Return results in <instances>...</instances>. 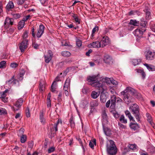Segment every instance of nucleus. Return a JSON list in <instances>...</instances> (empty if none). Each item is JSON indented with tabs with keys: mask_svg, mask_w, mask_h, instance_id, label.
<instances>
[{
	"mask_svg": "<svg viewBox=\"0 0 155 155\" xmlns=\"http://www.w3.org/2000/svg\"><path fill=\"white\" fill-rule=\"evenodd\" d=\"M23 102V100L22 98H20L17 101L15 105L18 108V109L14 108V110L15 111L18 110V108L21 107L22 104Z\"/></svg>",
	"mask_w": 155,
	"mask_h": 155,
	"instance_id": "obj_18",
	"label": "nucleus"
},
{
	"mask_svg": "<svg viewBox=\"0 0 155 155\" xmlns=\"http://www.w3.org/2000/svg\"><path fill=\"white\" fill-rule=\"evenodd\" d=\"M101 94L100 96L101 101L103 103H105L106 102L107 98V96L106 94L103 93L101 92Z\"/></svg>",
	"mask_w": 155,
	"mask_h": 155,
	"instance_id": "obj_21",
	"label": "nucleus"
},
{
	"mask_svg": "<svg viewBox=\"0 0 155 155\" xmlns=\"http://www.w3.org/2000/svg\"><path fill=\"white\" fill-rule=\"evenodd\" d=\"M26 115L27 117H30V113L29 109L27 107L25 111Z\"/></svg>",
	"mask_w": 155,
	"mask_h": 155,
	"instance_id": "obj_50",
	"label": "nucleus"
},
{
	"mask_svg": "<svg viewBox=\"0 0 155 155\" xmlns=\"http://www.w3.org/2000/svg\"><path fill=\"white\" fill-rule=\"evenodd\" d=\"M60 122H61V124L62 123L61 120L58 119L57 122L54 124V126L51 128V131L50 133V137L51 138H52L54 136L56 132L58 130L57 126Z\"/></svg>",
	"mask_w": 155,
	"mask_h": 155,
	"instance_id": "obj_5",
	"label": "nucleus"
},
{
	"mask_svg": "<svg viewBox=\"0 0 155 155\" xmlns=\"http://www.w3.org/2000/svg\"><path fill=\"white\" fill-rule=\"evenodd\" d=\"M99 80L95 84H93V87H95L96 89L98 90L100 92H104V91L107 90V87L106 86L107 84L106 82L105 81V78H103V82Z\"/></svg>",
	"mask_w": 155,
	"mask_h": 155,
	"instance_id": "obj_2",
	"label": "nucleus"
},
{
	"mask_svg": "<svg viewBox=\"0 0 155 155\" xmlns=\"http://www.w3.org/2000/svg\"><path fill=\"white\" fill-rule=\"evenodd\" d=\"M138 11L137 10L131 11L128 13L130 15H132L136 14V13H137Z\"/></svg>",
	"mask_w": 155,
	"mask_h": 155,
	"instance_id": "obj_56",
	"label": "nucleus"
},
{
	"mask_svg": "<svg viewBox=\"0 0 155 155\" xmlns=\"http://www.w3.org/2000/svg\"><path fill=\"white\" fill-rule=\"evenodd\" d=\"M120 121L124 124H126L127 123V120L125 119L124 116L123 115H122L120 118Z\"/></svg>",
	"mask_w": 155,
	"mask_h": 155,
	"instance_id": "obj_38",
	"label": "nucleus"
},
{
	"mask_svg": "<svg viewBox=\"0 0 155 155\" xmlns=\"http://www.w3.org/2000/svg\"><path fill=\"white\" fill-rule=\"evenodd\" d=\"M39 117L41 122L44 124L45 122V120L44 116V112L43 110L40 112Z\"/></svg>",
	"mask_w": 155,
	"mask_h": 155,
	"instance_id": "obj_26",
	"label": "nucleus"
},
{
	"mask_svg": "<svg viewBox=\"0 0 155 155\" xmlns=\"http://www.w3.org/2000/svg\"><path fill=\"white\" fill-rule=\"evenodd\" d=\"M70 124L72 128H74L75 126L74 123L73 117H71L70 120Z\"/></svg>",
	"mask_w": 155,
	"mask_h": 155,
	"instance_id": "obj_42",
	"label": "nucleus"
},
{
	"mask_svg": "<svg viewBox=\"0 0 155 155\" xmlns=\"http://www.w3.org/2000/svg\"><path fill=\"white\" fill-rule=\"evenodd\" d=\"M71 80L69 78H67L63 86V90H70Z\"/></svg>",
	"mask_w": 155,
	"mask_h": 155,
	"instance_id": "obj_15",
	"label": "nucleus"
},
{
	"mask_svg": "<svg viewBox=\"0 0 155 155\" xmlns=\"http://www.w3.org/2000/svg\"><path fill=\"white\" fill-rule=\"evenodd\" d=\"M131 113L138 122L140 121L141 116L139 112L140 108L139 106L136 104H133L130 107Z\"/></svg>",
	"mask_w": 155,
	"mask_h": 155,
	"instance_id": "obj_1",
	"label": "nucleus"
},
{
	"mask_svg": "<svg viewBox=\"0 0 155 155\" xmlns=\"http://www.w3.org/2000/svg\"><path fill=\"white\" fill-rule=\"evenodd\" d=\"M146 116L147 117V120L148 122L151 124V125L153 124V123L152 122L151 117L148 113L147 114Z\"/></svg>",
	"mask_w": 155,
	"mask_h": 155,
	"instance_id": "obj_36",
	"label": "nucleus"
},
{
	"mask_svg": "<svg viewBox=\"0 0 155 155\" xmlns=\"http://www.w3.org/2000/svg\"><path fill=\"white\" fill-rule=\"evenodd\" d=\"M124 96V100L125 102L127 104H129L131 100L132 99V97L130 95H129L128 93H126Z\"/></svg>",
	"mask_w": 155,
	"mask_h": 155,
	"instance_id": "obj_13",
	"label": "nucleus"
},
{
	"mask_svg": "<svg viewBox=\"0 0 155 155\" xmlns=\"http://www.w3.org/2000/svg\"><path fill=\"white\" fill-rule=\"evenodd\" d=\"M98 27L97 26H95L93 29L92 30V33L91 35V36L92 37H93L94 34L95 33V32L96 31H98Z\"/></svg>",
	"mask_w": 155,
	"mask_h": 155,
	"instance_id": "obj_47",
	"label": "nucleus"
},
{
	"mask_svg": "<svg viewBox=\"0 0 155 155\" xmlns=\"http://www.w3.org/2000/svg\"><path fill=\"white\" fill-rule=\"evenodd\" d=\"M24 129L22 128H21L19 131V133L18 134V136H21L22 135H24Z\"/></svg>",
	"mask_w": 155,
	"mask_h": 155,
	"instance_id": "obj_46",
	"label": "nucleus"
},
{
	"mask_svg": "<svg viewBox=\"0 0 155 155\" xmlns=\"http://www.w3.org/2000/svg\"><path fill=\"white\" fill-rule=\"evenodd\" d=\"M28 41L27 39H24L20 43L19 49L21 52H23L28 47Z\"/></svg>",
	"mask_w": 155,
	"mask_h": 155,
	"instance_id": "obj_8",
	"label": "nucleus"
},
{
	"mask_svg": "<svg viewBox=\"0 0 155 155\" xmlns=\"http://www.w3.org/2000/svg\"><path fill=\"white\" fill-rule=\"evenodd\" d=\"M53 54L51 51L49 50L48 51L47 54L44 55V57L45 60V62L47 63H49L51 59Z\"/></svg>",
	"mask_w": 155,
	"mask_h": 155,
	"instance_id": "obj_9",
	"label": "nucleus"
},
{
	"mask_svg": "<svg viewBox=\"0 0 155 155\" xmlns=\"http://www.w3.org/2000/svg\"><path fill=\"white\" fill-rule=\"evenodd\" d=\"M102 117L103 119L104 120H107V115L105 110L104 111L102 112Z\"/></svg>",
	"mask_w": 155,
	"mask_h": 155,
	"instance_id": "obj_45",
	"label": "nucleus"
},
{
	"mask_svg": "<svg viewBox=\"0 0 155 155\" xmlns=\"http://www.w3.org/2000/svg\"><path fill=\"white\" fill-rule=\"evenodd\" d=\"M25 72L24 71H23L22 73H21L19 75V80H21L23 78V76L25 74Z\"/></svg>",
	"mask_w": 155,
	"mask_h": 155,
	"instance_id": "obj_59",
	"label": "nucleus"
},
{
	"mask_svg": "<svg viewBox=\"0 0 155 155\" xmlns=\"http://www.w3.org/2000/svg\"><path fill=\"white\" fill-rule=\"evenodd\" d=\"M137 72H140L141 73V75L142 76L143 79H144L145 77L146 74L144 71L141 70H137Z\"/></svg>",
	"mask_w": 155,
	"mask_h": 155,
	"instance_id": "obj_52",
	"label": "nucleus"
},
{
	"mask_svg": "<svg viewBox=\"0 0 155 155\" xmlns=\"http://www.w3.org/2000/svg\"><path fill=\"white\" fill-rule=\"evenodd\" d=\"M103 60L107 64H110L113 62L112 58L107 54L104 55Z\"/></svg>",
	"mask_w": 155,
	"mask_h": 155,
	"instance_id": "obj_14",
	"label": "nucleus"
},
{
	"mask_svg": "<svg viewBox=\"0 0 155 155\" xmlns=\"http://www.w3.org/2000/svg\"><path fill=\"white\" fill-rule=\"evenodd\" d=\"M41 4L44 6H46L48 3V0H39Z\"/></svg>",
	"mask_w": 155,
	"mask_h": 155,
	"instance_id": "obj_43",
	"label": "nucleus"
},
{
	"mask_svg": "<svg viewBox=\"0 0 155 155\" xmlns=\"http://www.w3.org/2000/svg\"><path fill=\"white\" fill-rule=\"evenodd\" d=\"M99 74L92 76H89L87 78V80L89 84L93 86V84H95L97 82L100 80L101 78H98Z\"/></svg>",
	"mask_w": 155,
	"mask_h": 155,
	"instance_id": "obj_4",
	"label": "nucleus"
},
{
	"mask_svg": "<svg viewBox=\"0 0 155 155\" xmlns=\"http://www.w3.org/2000/svg\"><path fill=\"white\" fill-rule=\"evenodd\" d=\"M76 43L77 46L78 47H80L82 45V41L79 39H77Z\"/></svg>",
	"mask_w": 155,
	"mask_h": 155,
	"instance_id": "obj_48",
	"label": "nucleus"
},
{
	"mask_svg": "<svg viewBox=\"0 0 155 155\" xmlns=\"http://www.w3.org/2000/svg\"><path fill=\"white\" fill-rule=\"evenodd\" d=\"M32 45L33 48L35 49H38V48L39 45L35 42L33 43Z\"/></svg>",
	"mask_w": 155,
	"mask_h": 155,
	"instance_id": "obj_64",
	"label": "nucleus"
},
{
	"mask_svg": "<svg viewBox=\"0 0 155 155\" xmlns=\"http://www.w3.org/2000/svg\"><path fill=\"white\" fill-rule=\"evenodd\" d=\"M7 114V111L5 109L0 107V115H5Z\"/></svg>",
	"mask_w": 155,
	"mask_h": 155,
	"instance_id": "obj_39",
	"label": "nucleus"
},
{
	"mask_svg": "<svg viewBox=\"0 0 155 155\" xmlns=\"http://www.w3.org/2000/svg\"><path fill=\"white\" fill-rule=\"evenodd\" d=\"M61 55L65 57H68L70 56L71 55V53L68 51H62L61 52Z\"/></svg>",
	"mask_w": 155,
	"mask_h": 155,
	"instance_id": "obj_30",
	"label": "nucleus"
},
{
	"mask_svg": "<svg viewBox=\"0 0 155 155\" xmlns=\"http://www.w3.org/2000/svg\"><path fill=\"white\" fill-rule=\"evenodd\" d=\"M56 82H55V81H54L51 84V91L52 92H56L57 93H58V91L56 90Z\"/></svg>",
	"mask_w": 155,
	"mask_h": 155,
	"instance_id": "obj_25",
	"label": "nucleus"
},
{
	"mask_svg": "<svg viewBox=\"0 0 155 155\" xmlns=\"http://www.w3.org/2000/svg\"><path fill=\"white\" fill-rule=\"evenodd\" d=\"M144 65L147 68L149 71H153L154 70V68L151 65H149L145 63L144 64Z\"/></svg>",
	"mask_w": 155,
	"mask_h": 155,
	"instance_id": "obj_31",
	"label": "nucleus"
},
{
	"mask_svg": "<svg viewBox=\"0 0 155 155\" xmlns=\"http://www.w3.org/2000/svg\"><path fill=\"white\" fill-rule=\"evenodd\" d=\"M110 81L111 83L113 84L114 85H116L117 84V82L116 81L114 80H110L109 78H105V81L106 82V83L107 84V83H109V81Z\"/></svg>",
	"mask_w": 155,
	"mask_h": 155,
	"instance_id": "obj_32",
	"label": "nucleus"
},
{
	"mask_svg": "<svg viewBox=\"0 0 155 155\" xmlns=\"http://www.w3.org/2000/svg\"><path fill=\"white\" fill-rule=\"evenodd\" d=\"M118 125L119 127L120 128L125 129H126V126L124 125L123 124L120 123V122H118Z\"/></svg>",
	"mask_w": 155,
	"mask_h": 155,
	"instance_id": "obj_57",
	"label": "nucleus"
},
{
	"mask_svg": "<svg viewBox=\"0 0 155 155\" xmlns=\"http://www.w3.org/2000/svg\"><path fill=\"white\" fill-rule=\"evenodd\" d=\"M96 144V140L95 139H93V141H90L89 142V146L92 148L93 149L94 147V145Z\"/></svg>",
	"mask_w": 155,
	"mask_h": 155,
	"instance_id": "obj_35",
	"label": "nucleus"
},
{
	"mask_svg": "<svg viewBox=\"0 0 155 155\" xmlns=\"http://www.w3.org/2000/svg\"><path fill=\"white\" fill-rule=\"evenodd\" d=\"M129 147L130 149L134 150L136 149L137 146L135 144H130L129 145Z\"/></svg>",
	"mask_w": 155,
	"mask_h": 155,
	"instance_id": "obj_44",
	"label": "nucleus"
},
{
	"mask_svg": "<svg viewBox=\"0 0 155 155\" xmlns=\"http://www.w3.org/2000/svg\"><path fill=\"white\" fill-rule=\"evenodd\" d=\"M45 28L43 25H40L39 28L38 30V32L36 34L37 37L39 38L41 37L44 33Z\"/></svg>",
	"mask_w": 155,
	"mask_h": 155,
	"instance_id": "obj_12",
	"label": "nucleus"
},
{
	"mask_svg": "<svg viewBox=\"0 0 155 155\" xmlns=\"http://www.w3.org/2000/svg\"><path fill=\"white\" fill-rule=\"evenodd\" d=\"M91 106V107L97 106L98 105V103L97 101L94 100L92 101L90 104Z\"/></svg>",
	"mask_w": 155,
	"mask_h": 155,
	"instance_id": "obj_40",
	"label": "nucleus"
},
{
	"mask_svg": "<svg viewBox=\"0 0 155 155\" xmlns=\"http://www.w3.org/2000/svg\"><path fill=\"white\" fill-rule=\"evenodd\" d=\"M130 129L134 130H137L139 128V125L137 123L131 122L129 124Z\"/></svg>",
	"mask_w": 155,
	"mask_h": 155,
	"instance_id": "obj_16",
	"label": "nucleus"
},
{
	"mask_svg": "<svg viewBox=\"0 0 155 155\" xmlns=\"http://www.w3.org/2000/svg\"><path fill=\"white\" fill-rule=\"evenodd\" d=\"M62 95V93L61 92H60L58 95V102H60L62 100L61 97Z\"/></svg>",
	"mask_w": 155,
	"mask_h": 155,
	"instance_id": "obj_58",
	"label": "nucleus"
},
{
	"mask_svg": "<svg viewBox=\"0 0 155 155\" xmlns=\"http://www.w3.org/2000/svg\"><path fill=\"white\" fill-rule=\"evenodd\" d=\"M13 17L15 19H17L20 18L21 15L19 13H16L12 14Z\"/></svg>",
	"mask_w": 155,
	"mask_h": 155,
	"instance_id": "obj_53",
	"label": "nucleus"
},
{
	"mask_svg": "<svg viewBox=\"0 0 155 155\" xmlns=\"http://www.w3.org/2000/svg\"><path fill=\"white\" fill-rule=\"evenodd\" d=\"M33 142L32 141H31L28 142V147L30 148H31L33 146Z\"/></svg>",
	"mask_w": 155,
	"mask_h": 155,
	"instance_id": "obj_63",
	"label": "nucleus"
},
{
	"mask_svg": "<svg viewBox=\"0 0 155 155\" xmlns=\"http://www.w3.org/2000/svg\"><path fill=\"white\" fill-rule=\"evenodd\" d=\"M146 19H149L150 15V13L149 11H147V10H146Z\"/></svg>",
	"mask_w": 155,
	"mask_h": 155,
	"instance_id": "obj_60",
	"label": "nucleus"
},
{
	"mask_svg": "<svg viewBox=\"0 0 155 155\" xmlns=\"http://www.w3.org/2000/svg\"><path fill=\"white\" fill-rule=\"evenodd\" d=\"M145 31V29H137L134 31L133 33L135 36L140 37L143 35V32Z\"/></svg>",
	"mask_w": 155,
	"mask_h": 155,
	"instance_id": "obj_11",
	"label": "nucleus"
},
{
	"mask_svg": "<svg viewBox=\"0 0 155 155\" xmlns=\"http://www.w3.org/2000/svg\"><path fill=\"white\" fill-rule=\"evenodd\" d=\"M28 31L27 30L25 31L22 35V37L23 38V39H26V38L28 37Z\"/></svg>",
	"mask_w": 155,
	"mask_h": 155,
	"instance_id": "obj_41",
	"label": "nucleus"
},
{
	"mask_svg": "<svg viewBox=\"0 0 155 155\" xmlns=\"http://www.w3.org/2000/svg\"><path fill=\"white\" fill-rule=\"evenodd\" d=\"M141 60L139 59H133L132 61V63L133 64L134 66H136L138 64L141 62Z\"/></svg>",
	"mask_w": 155,
	"mask_h": 155,
	"instance_id": "obj_29",
	"label": "nucleus"
},
{
	"mask_svg": "<svg viewBox=\"0 0 155 155\" xmlns=\"http://www.w3.org/2000/svg\"><path fill=\"white\" fill-rule=\"evenodd\" d=\"M14 20L13 19L10 18L8 17H7L5 21L4 25H12L13 24Z\"/></svg>",
	"mask_w": 155,
	"mask_h": 155,
	"instance_id": "obj_17",
	"label": "nucleus"
},
{
	"mask_svg": "<svg viewBox=\"0 0 155 155\" xmlns=\"http://www.w3.org/2000/svg\"><path fill=\"white\" fill-rule=\"evenodd\" d=\"M17 81L14 78V76H13L10 79L6 82V83L10 86L15 85Z\"/></svg>",
	"mask_w": 155,
	"mask_h": 155,
	"instance_id": "obj_19",
	"label": "nucleus"
},
{
	"mask_svg": "<svg viewBox=\"0 0 155 155\" xmlns=\"http://www.w3.org/2000/svg\"><path fill=\"white\" fill-rule=\"evenodd\" d=\"M25 24V21L23 20H21L20 21L18 24V29H21L23 27Z\"/></svg>",
	"mask_w": 155,
	"mask_h": 155,
	"instance_id": "obj_33",
	"label": "nucleus"
},
{
	"mask_svg": "<svg viewBox=\"0 0 155 155\" xmlns=\"http://www.w3.org/2000/svg\"><path fill=\"white\" fill-rule=\"evenodd\" d=\"M111 113L112 114L114 117L116 119L120 117V115L119 114L117 111L114 110L112 111Z\"/></svg>",
	"mask_w": 155,
	"mask_h": 155,
	"instance_id": "obj_37",
	"label": "nucleus"
},
{
	"mask_svg": "<svg viewBox=\"0 0 155 155\" xmlns=\"http://www.w3.org/2000/svg\"><path fill=\"white\" fill-rule=\"evenodd\" d=\"M140 24L142 27L145 28L146 26L147 22L145 21H141Z\"/></svg>",
	"mask_w": 155,
	"mask_h": 155,
	"instance_id": "obj_51",
	"label": "nucleus"
},
{
	"mask_svg": "<svg viewBox=\"0 0 155 155\" xmlns=\"http://www.w3.org/2000/svg\"><path fill=\"white\" fill-rule=\"evenodd\" d=\"M126 93H128L129 95L134 96L136 93V91L131 87H127L124 91L121 92L122 95H125Z\"/></svg>",
	"mask_w": 155,
	"mask_h": 155,
	"instance_id": "obj_7",
	"label": "nucleus"
},
{
	"mask_svg": "<svg viewBox=\"0 0 155 155\" xmlns=\"http://www.w3.org/2000/svg\"><path fill=\"white\" fill-rule=\"evenodd\" d=\"M55 148L54 147H51L49 148L48 150V152L49 153L53 152Z\"/></svg>",
	"mask_w": 155,
	"mask_h": 155,
	"instance_id": "obj_61",
	"label": "nucleus"
},
{
	"mask_svg": "<svg viewBox=\"0 0 155 155\" xmlns=\"http://www.w3.org/2000/svg\"><path fill=\"white\" fill-rule=\"evenodd\" d=\"M129 24L135 26H138L140 23L139 21H137L136 20L131 19L130 20Z\"/></svg>",
	"mask_w": 155,
	"mask_h": 155,
	"instance_id": "obj_27",
	"label": "nucleus"
},
{
	"mask_svg": "<svg viewBox=\"0 0 155 155\" xmlns=\"http://www.w3.org/2000/svg\"><path fill=\"white\" fill-rule=\"evenodd\" d=\"M100 93L99 91L97 92L95 91H93L91 94V97L93 99H96L99 96Z\"/></svg>",
	"mask_w": 155,
	"mask_h": 155,
	"instance_id": "obj_24",
	"label": "nucleus"
},
{
	"mask_svg": "<svg viewBox=\"0 0 155 155\" xmlns=\"http://www.w3.org/2000/svg\"><path fill=\"white\" fill-rule=\"evenodd\" d=\"M18 65V64L15 62L11 63L10 64V66L12 68H16L17 67Z\"/></svg>",
	"mask_w": 155,
	"mask_h": 155,
	"instance_id": "obj_55",
	"label": "nucleus"
},
{
	"mask_svg": "<svg viewBox=\"0 0 155 155\" xmlns=\"http://www.w3.org/2000/svg\"><path fill=\"white\" fill-rule=\"evenodd\" d=\"M20 141L22 143H25L27 140V136L25 135H22L21 136H20Z\"/></svg>",
	"mask_w": 155,
	"mask_h": 155,
	"instance_id": "obj_34",
	"label": "nucleus"
},
{
	"mask_svg": "<svg viewBox=\"0 0 155 155\" xmlns=\"http://www.w3.org/2000/svg\"><path fill=\"white\" fill-rule=\"evenodd\" d=\"M101 47H104L109 43L108 38L107 36L103 37L101 41L100 42Z\"/></svg>",
	"mask_w": 155,
	"mask_h": 155,
	"instance_id": "obj_10",
	"label": "nucleus"
},
{
	"mask_svg": "<svg viewBox=\"0 0 155 155\" xmlns=\"http://www.w3.org/2000/svg\"><path fill=\"white\" fill-rule=\"evenodd\" d=\"M111 105L110 106L112 108H114L115 106L116 101V97L115 95H113L111 97Z\"/></svg>",
	"mask_w": 155,
	"mask_h": 155,
	"instance_id": "obj_20",
	"label": "nucleus"
},
{
	"mask_svg": "<svg viewBox=\"0 0 155 155\" xmlns=\"http://www.w3.org/2000/svg\"><path fill=\"white\" fill-rule=\"evenodd\" d=\"M6 62L5 61H2L0 62V68H2L5 65Z\"/></svg>",
	"mask_w": 155,
	"mask_h": 155,
	"instance_id": "obj_62",
	"label": "nucleus"
},
{
	"mask_svg": "<svg viewBox=\"0 0 155 155\" xmlns=\"http://www.w3.org/2000/svg\"><path fill=\"white\" fill-rule=\"evenodd\" d=\"M91 47L94 48H99L101 47L100 42L96 41L90 44Z\"/></svg>",
	"mask_w": 155,
	"mask_h": 155,
	"instance_id": "obj_22",
	"label": "nucleus"
},
{
	"mask_svg": "<svg viewBox=\"0 0 155 155\" xmlns=\"http://www.w3.org/2000/svg\"><path fill=\"white\" fill-rule=\"evenodd\" d=\"M146 59L147 60H151L155 57V52L150 50H148L144 52Z\"/></svg>",
	"mask_w": 155,
	"mask_h": 155,
	"instance_id": "obj_6",
	"label": "nucleus"
},
{
	"mask_svg": "<svg viewBox=\"0 0 155 155\" xmlns=\"http://www.w3.org/2000/svg\"><path fill=\"white\" fill-rule=\"evenodd\" d=\"M1 99L2 101L5 103H6L8 101V97H6L5 96H3Z\"/></svg>",
	"mask_w": 155,
	"mask_h": 155,
	"instance_id": "obj_54",
	"label": "nucleus"
},
{
	"mask_svg": "<svg viewBox=\"0 0 155 155\" xmlns=\"http://www.w3.org/2000/svg\"><path fill=\"white\" fill-rule=\"evenodd\" d=\"M14 6L13 2L10 1L8 2L7 5L6 9L8 11H9L11 10L12 9L14 8Z\"/></svg>",
	"mask_w": 155,
	"mask_h": 155,
	"instance_id": "obj_23",
	"label": "nucleus"
},
{
	"mask_svg": "<svg viewBox=\"0 0 155 155\" xmlns=\"http://www.w3.org/2000/svg\"><path fill=\"white\" fill-rule=\"evenodd\" d=\"M110 145H107V153L110 155H115L117 152V148L114 142L111 140H109Z\"/></svg>",
	"mask_w": 155,
	"mask_h": 155,
	"instance_id": "obj_3",
	"label": "nucleus"
},
{
	"mask_svg": "<svg viewBox=\"0 0 155 155\" xmlns=\"http://www.w3.org/2000/svg\"><path fill=\"white\" fill-rule=\"evenodd\" d=\"M45 89V86L41 82L40 83L39 91H43Z\"/></svg>",
	"mask_w": 155,
	"mask_h": 155,
	"instance_id": "obj_49",
	"label": "nucleus"
},
{
	"mask_svg": "<svg viewBox=\"0 0 155 155\" xmlns=\"http://www.w3.org/2000/svg\"><path fill=\"white\" fill-rule=\"evenodd\" d=\"M125 114L128 117L130 120H132L133 121H135L133 117L131 116L130 113L128 110H126L125 111Z\"/></svg>",
	"mask_w": 155,
	"mask_h": 155,
	"instance_id": "obj_28",
	"label": "nucleus"
}]
</instances>
